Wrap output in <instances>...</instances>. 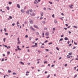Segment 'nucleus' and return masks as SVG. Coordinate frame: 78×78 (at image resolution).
Segmentation results:
<instances>
[{"label": "nucleus", "instance_id": "nucleus-1", "mask_svg": "<svg viewBox=\"0 0 78 78\" xmlns=\"http://www.w3.org/2000/svg\"><path fill=\"white\" fill-rule=\"evenodd\" d=\"M34 28H37V30H39V27H38L35 24H34Z\"/></svg>", "mask_w": 78, "mask_h": 78}, {"label": "nucleus", "instance_id": "nucleus-2", "mask_svg": "<svg viewBox=\"0 0 78 78\" xmlns=\"http://www.w3.org/2000/svg\"><path fill=\"white\" fill-rule=\"evenodd\" d=\"M31 30H32V31H35L36 30H35L34 29V28H33V27H32V26H30V27Z\"/></svg>", "mask_w": 78, "mask_h": 78}, {"label": "nucleus", "instance_id": "nucleus-3", "mask_svg": "<svg viewBox=\"0 0 78 78\" xmlns=\"http://www.w3.org/2000/svg\"><path fill=\"white\" fill-rule=\"evenodd\" d=\"M30 16H32L33 17H34V16H35V15H36V14L34 13H30Z\"/></svg>", "mask_w": 78, "mask_h": 78}, {"label": "nucleus", "instance_id": "nucleus-4", "mask_svg": "<svg viewBox=\"0 0 78 78\" xmlns=\"http://www.w3.org/2000/svg\"><path fill=\"white\" fill-rule=\"evenodd\" d=\"M26 14H30V10H28L27 11H26Z\"/></svg>", "mask_w": 78, "mask_h": 78}, {"label": "nucleus", "instance_id": "nucleus-5", "mask_svg": "<svg viewBox=\"0 0 78 78\" xmlns=\"http://www.w3.org/2000/svg\"><path fill=\"white\" fill-rule=\"evenodd\" d=\"M17 48H18V50H22V49H20V48H19V46H17Z\"/></svg>", "mask_w": 78, "mask_h": 78}, {"label": "nucleus", "instance_id": "nucleus-6", "mask_svg": "<svg viewBox=\"0 0 78 78\" xmlns=\"http://www.w3.org/2000/svg\"><path fill=\"white\" fill-rule=\"evenodd\" d=\"M45 36H49V33L48 32H46L45 34Z\"/></svg>", "mask_w": 78, "mask_h": 78}, {"label": "nucleus", "instance_id": "nucleus-7", "mask_svg": "<svg viewBox=\"0 0 78 78\" xmlns=\"http://www.w3.org/2000/svg\"><path fill=\"white\" fill-rule=\"evenodd\" d=\"M29 22L31 24H33V20H31Z\"/></svg>", "mask_w": 78, "mask_h": 78}, {"label": "nucleus", "instance_id": "nucleus-8", "mask_svg": "<svg viewBox=\"0 0 78 78\" xmlns=\"http://www.w3.org/2000/svg\"><path fill=\"white\" fill-rule=\"evenodd\" d=\"M17 6L18 8H20V5H19V4H17Z\"/></svg>", "mask_w": 78, "mask_h": 78}, {"label": "nucleus", "instance_id": "nucleus-9", "mask_svg": "<svg viewBox=\"0 0 78 78\" xmlns=\"http://www.w3.org/2000/svg\"><path fill=\"white\" fill-rule=\"evenodd\" d=\"M64 40H65V41H67V40H69V39L67 37H65L64 38Z\"/></svg>", "mask_w": 78, "mask_h": 78}, {"label": "nucleus", "instance_id": "nucleus-10", "mask_svg": "<svg viewBox=\"0 0 78 78\" xmlns=\"http://www.w3.org/2000/svg\"><path fill=\"white\" fill-rule=\"evenodd\" d=\"M20 64H22L23 65H24V63L23 62H20Z\"/></svg>", "mask_w": 78, "mask_h": 78}, {"label": "nucleus", "instance_id": "nucleus-11", "mask_svg": "<svg viewBox=\"0 0 78 78\" xmlns=\"http://www.w3.org/2000/svg\"><path fill=\"white\" fill-rule=\"evenodd\" d=\"M3 45H4V47H6L7 48V49H9V48H8V46H6V45H4V44H3Z\"/></svg>", "mask_w": 78, "mask_h": 78}, {"label": "nucleus", "instance_id": "nucleus-12", "mask_svg": "<svg viewBox=\"0 0 78 78\" xmlns=\"http://www.w3.org/2000/svg\"><path fill=\"white\" fill-rule=\"evenodd\" d=\"M21 12L23 13V12H25V10L24 9H21Z\"/></svg>", "mask_w": 78, "mask_h": 78}, {"label": "nucleus", "instance_id": "nucleus-13", "mask_svg": "<svg viewBox=\"0 0 78 78\" xmlns=\"http://www.w3.org/2000/svg\"><path fill=\"white\" fill-rule=\"evenodd\" d=\"M41 16H43L44 15V12H42L41 13Z\"/></svg>", "mask_w": 78, "mask_h": 78}, {"label": "nucleus", "instance_id": "nucleus-14", "mask_svg": "<svg viewBox=\"0 0 78 78\" xmlns=\"http://www.w3.org/2000/svg\"><path fill=\"white\" fill-rule=\"evenodd\" d=\"M63 41V38H61L60 39V41H59V42H60L61 41Z\"/></svg>", "mask_w": 78, "mask_h": 78}, {"label": "nucleus", "instance_id": "nucleus-15", "mask_svg": "<svg viewBox=\"0 0 78 78\" xmlns=\"http://www.w3.org/2000/svg\"><path fill=\"white\" fill-rule=\"evenodd\" d=\"M6 8H7V10H9V9H10L9 7L8 6L6 7Z\"/></svg>", "mask_w": 78, "mask_h": 78}, {"label": "nucleus", "instance_id": "nucleus-16", "mask_svg": "<svg viewBox=\"0 0 78 78\" xmlns=\"http://www.w3.org/2000/svg\"><path fill=\"white\" fill-rule=\"evenodd\" d=\"M8 72L9 73H11L12 72V71H11V70H8Z\"/></svg>", "mask_w": 78, "mask_h": 78}, {"label": "nucleus", "instance_id": "nucleus-17", "mask_svg": "<svg viewBox=\"0 0 78 78\" xmlns=\"http://www.w3.org/2000/svg\"><path fill=\"white\" fill-rule=\"evenodd\" d=\"M6 40V38H3V41L4 42H5V40Z\"/></svg>", "mask_w": 78, "mask_h": 78}, {"label": "nucleus", "instance_id": "nucleus-18", "mask_svg": "<svg viewBox=\"0 0 78 78\" xmlns=\"http://www.w3.org/2000/svg\"><path fill=\"white\" fill-rule=\"evenodd\" d=\"M69 55H72V52H70L69 53Z\"/></svg>", "mask_w": 78, "mask_h": 78}, {"label": "nucleus", "instance_id": "nucleus-19", "mask_svg": "<svg viewBox=\"0 0 78 78\" xmlns=\"http://www.w3.org/2000/svg\"><path fill=\"white\" fill-rule=\"evenodd\" d=\"M42 35H43V36H42L43 37H44V33H42Z\"/></svg>", "mask_w": 78, "mask_h": 78}, {"label": "nucleus", "instance_id": "nucleus-20", "mask_svg": "<svg viewBox=\"0 0 78 78\" xmlns=\"http://www.w3.org/2000/svg\"><path fill=\"white\" fill-rule=\"evenodd\" d=\"M67 58H70V56L69 55H67Z\"/></svg>", "mask_w": 78, "mask_h": 78}, {"label": "nucleus", "instance_id": "nucleus-21", "mask_svg": "<svg viewBox=\"0 0 78 78\" xmlns=\"http://www.w3.org/2000/svg\"><path fill=\"white\" fill-rule=\"evenodd\" d=\"M36 34H37V35H39V32H37L36 33Z\"/></svg>", "mask_w": 78, "mask_h": 78}, {"label": "nucleus", "instance_id": "nucleus-22", "mask_svg": "<svg viewBox=\"0 0 78 78\" xmlns=\"http://www.w3.org/2000/svg\"><path fill=\"white\" fill-rule=\"evenodd\" d=\"M48 2L49 3H50L51 5H52L53 4V2H52L49 1Z\"/></svg>", "mask_w": 78, "mask_h": 78}, {"label": "nucleus", "instance_id": "nucleus-23", "mask_svg": "<svg viewBox=\"0 0 78 78\" xmlns=\"http://www.w3.org/2000/svg\"><path fill=\"white\" fill-rule=\"evenodd\" d=\"M29 11H30V12H33V10H32V9H30Z\"/></svg>", "mask_w": 78, "mask_h": 78}, {"label": "nucleus", "instance_id": "nucleus-24", "mask_svg": "<svg viewBox=\"0 0 78 78\" xmlns=\"http://www.w3.org/2000/svg\"><path fill=\"white\" fill-rule=\"evenodd\" d=\"M9 18L11 19H12V16H9Z\"/></svg>", "mask_w": 78, "mask_h": 78}, {"label": "nucleus", "instance_id": "nucleus-25", "mask_svg": "<svg viewBox=\"0 0 78 78\" xmlns=\"http://www.w3.org/2000/svg\"><path fill=\"white\" fill-rule=\"evenodd\" d=\"M53 44V42H50L48 44V45H51V44Z\"/></svg>", "mask_w": 78, "mask_h": 78}, {"label": "nucleus", "instance_id": "nucleus-26", "mask_svg": "<svg viewBox=\"0 0 78 78\" xmlns=\"http://www.w3.org/2000/svg\"><path fill=\"white\" fill-rule=\"evenodd\" d=\"M69 7L70 8H73V7L72 6H71V5H69Z\"/></svg>", "mask_w": 78, "mask_h": 78}, {"label": "nucleus", "instance_id": "nucleus-27", "mask_svg": "<svg viewBox=\"0 0 78 78\" xmlns=\"http://www.w3.org/2000/svg\"><path fill=\"white\" fill-rule=\"evenodd\" d=\"M37 52H38V53H41V52H42V51L40 50H38L37 51Z\"/></svg>", "mask_w": 78, "mask_h": 78}, {"label": "nucleus", "instance_id": "nucleus-28", "mask_svg": "<svg viewBox=\"0 0 78 78\" xmlns=\"http://www.w3.org/2000/svg\"><path fill=\"white\" fill-rule=\"evenodd\" d=\"M73 27L75 28H77V27H76V26H74Z\"/></svg>", "mask_w": 78, "mask_h": 78}, {"label": "nucleus", "instance_id": "nucleus-29", "mask_svg": "<svg viewBox=\"0 0 78 78\" xmlns=\"http://www.w3.org/2000/svg\"><path fill=\"white\" fill-rule=\"evenodd\" d=\"M18 44H20V41H18V42H17Z\"/></svg>", "mask_w": 78, "mask_h": 78}, {"label": "nucleus", "instance_id": "nucleus-30", "mask_svg": "<svg viewBox=\"0 0 78 78\" xmlns=\"http://www.w3.org/2000/svg\"><path fill=\"white\" fill-rule=\"evenodd\" d=\"M42 23H44V24H45V21H42Z\"/></svg>", "mask_w": 78, "mask_h": 78}, {"label": "nucleus", "instance_id": "nucleus-31", "mask_svg": "<svg viewBox=\"0 0 78 78\" xmlns=\"http://www.w3.org/2000/svg\"><path fill=\"white\" fill-rule=\"evenodd\" d=\"M55 23H58V22H57V21L55 20L54 22Z\"/></svg>", "mask_w": 78, "mask_h": 78}, {"label": "nucleus", "instance_id": "nucleus-32", "mask_svg": "<svg viewBox=\"0 0 78 78\" xmlns=\"http://www.w3.org/2000/svg\"><path fill=\"white\" fill-rule=\"evenodd\" d=\"M56 48L57 50H59V48H58V47H56Z\"/></svg>", "mask_w": 78, "mask_h": 78}, {"label": "nucleus", "instance_id": "nucleus-33", "mask_svg": "<svg viewBox=\"0 0 78 78\" xmlns=\"http://www.w3.org/2000/svg\"><path fill=\"white\" fill-rule=\"evenodd\" d=\"M4 60H5V59L4 58H2V60H1V61L2 62L4 61Z\"/></svg>", "mask_w": 78, "mask_h": 78}, {"label": "nucleus", "instance_id": "nucleus-34", "mask_svg": "<svg viewBox=\"0 0 78 78\" xmlns=\"http://www.w3.org/2000/svg\"><path fill=\"white\" fill-rule=\"evenodd\" d=\"M31 39H32L31 37H30L29 38V40H30V41H31Z\"/></svg>", "mask_w": 78, "mask_h": 78}, {"label": "nucleus", "instance_id": "nucleus-35", "mask_svg": "<svg viewBox=\"0 0 78 78\" xmlns=\"http://www.w3.org/2000/svg\"><path fill=\"white\" fill-rule=\"evenodd\" d=\"M5 35H6V36H8V33H5Z\"/></svg>", "mask_w": 78, "mask_h": 78}, {"label": "nucleus", "instance_id": "nucleus-36", "mask_svg": "<svg viewBox=\"0 0 78 78\" xmlns=\"http://www.w3.org/2000/svg\"><path fill=\"white\" fill-rule=\"evenodd\" d=\"M50 74H49V75H48V76L47 77V78H49V77H50Z\"/></svg>", "mask_w": 78, "mask_h": 78}, {"label": "nucleus", "instance_id": "nucleus-37", "mask_svg": "<svg viewBox=\"0 0 78 78\" xmlns=\"http://www.w3.org/2000/svg\"><path fill=\"white\" fill-rule=\"evenodd\" d=\"M9 5H11V4H12V2H9Z\"/></svg>", "mask_w": 78, "mask_h": 78}, {"label": "nucleus", "instance_id": "nucleus-38", "mask_svg": "<svg viewBox=\"0 0 78 78\" xmlns=\"http://www.w3.org/2000/svg\"><path fill=\"white\" fill-rule=\"evenodd\" d=\"M46 42H48V40H46L44 42V43H46Z\"/></svg>", "mask_w": 78, "mask_h": 78}, {"label": "nucleus", "instance_id": "nucleus-39", "mask_svg": "<svg viewBox=\"0 0 78 78\" xmlns=\"http://www.w3.org/2000/svg\"><path fill=\"white\" fill-rule=\"evenodd\" d=\"M46 63H47V61H45L44 62V64H46Z\"/></svg>", "mask_w": 78, "mask_h": 78}, {"label": "nucleus", "instance_id": "nucleus-40", "mask_svg": "<svg viewBox=\"0 0 78 78\" xmlns=\"http://www.w3.org/2000/svg\"><path fill=\"white\" fill-rule=\"evenodd\" d=\"M64 37V35L63 34H62V35H61V37Z\"/></svg>", "mask_w": 78, "mask_h": 78}, {"label": "nucleus", "instance_id": "nucleus-41", "mask_svg": "<svg viewBox=\"0 0 78 78\" xmlns=\"http://www.w3.org/2000/svg\"><path fill=\"white\" fill-rule=\"evenodd\" d=\"M43 19V17H41L40 18V20H41L42 19Z\"/></svg>", "mask_w": 78, "mask_h": 78}, {"label": "nucleus", "instance_id": "nucleus-42", "mask_svg": "<svg viewBox=\"0 0 78 78\" xmlns=\"http://www.w3.org/2000/svg\"><path fill=\"white\" fill-rule=\"evenodd\" d=\"M52 17H53L54 18H55V15L53 14L52 15Z\"/></svg>", "mask_w": 78, "mask_h": 78}, {"label": "nucleus", "instance_id": "nucleus-43", "mask_svg": "<svg viewBox=\"0 0 78 78\" xmlns=\"http://www.w3.org/2000/svg\"><path fill=\"white\" fill-rule=\"evenodd\" d=\"M68 33H69V34H71V33H72V32L70 31H69Z\"/></svg>", "mask_w": 78, "mask_h": 78}, {"label": "nucleus", "instance_id": "nucleus-44", "mask_svg": "<svg viewBox=\"0 0 78 78\" xmlns=\"http://www.w3.org/2000/svg\"><path fill=\"white\" fill-rule=\"evenodd\" d=\"M7 53H8V55H9V54H10V52H9V51H8V52H7Z\"/></svg>", "mask_w": 78, "mask_h": 78}, {"label": "nucleus", "instance_id": "nucleus-45", "mask_svg": "<svg viewBox=\"0 0 78 78\" xmlns=\"http://www.w3.org/2000/svg\"><path fill=\"white\" fill-rule=\"evenodd\" d=\"M74 44H75V45H77V43H76L75 42H74Z\"/></svg>", "mask_w": 78, "mask_h": 78}, {"label": "nucleus", "instance_id": "nucleus-46", "mask_svg": "<svg viewBox=\"0 0 78 78\" xmlns=\"http://www.w3.org/2000/svg\"><path fill=\"white\" fill-rule=\"evenodd\" d=\"M16 74H17L16 73H13V75H16Z\"/></svg>", "mask_w": 78, "mask_h": 78}, {"label": "nucleus", "instance_id": "nucleus-47", "mask_svg": "<svg viewBox=\"0 0 78 78\" xmlns=\"http://www.w3.org/2000/svg\"><path fill=\"white\" fill-rule=\"evenodd\" d=\"M44 30H47V27H45L44 28Z\"/></svg>", "mask_w": 78, "mask_h": 78}, {"label": "nucleus", "instance_id": "nucleus-48", "mask_svg": "<svg viewBox=\"0 0 78 78\" xmlns=\"http://www.w3.org/2000/svg\"><path fill=\"white\" fill-rule=\"evenodd\" d=\"M12 26H14V25H15V23H13L12 24Z\"/></svg>", "mask_w": 78, "mask_h": 78}, {"label": "nucleus", "instance_id": "nucleus-49", "mask_svg": "<svg viewBox=\"0 0 78 78\" xmlns=\"http://www.w3.org/2000/svg\"><path fill=\"white\" fill-rule=\"evenodd\" d=\"M71 45H72V44H70L69 45V47H70V46H71Z\"/></svg>", "mask_w": 78, "mask_h": 78}, {"label": "nucleus", "instance_id": "nucleus-50", "mask_svg": "<svg viewBox=\"0 0 78 78\" xmlns=\"http://www.w3.org/2000/svg\"><path fill=\"white\" fill-rule=\"evenodd\" d=\"M27 73H30V72H28V71H27L26 72Z\"/></svg>", "mask_w": 78, "mask_h": 78}, {"label": "nucleus", "instance_id": "nucleus-51", "mask_svg": "<svg viewBox=\"0 0 78 78\" xmlns=\"http://www.w3.org/2000/svg\"><path fill=\"white\" fill-rule=\"evenodd\" d=\"M41 48H44V46H41Z\"/></svg>", "mask_w": 78, "mask_h": 78}, {"label": "nucleus", "instance_id": "nucleus-52", "mask_svg": "<svg viewBox=\"0 0 78 78\" xmlns=\"http://www.w3.org/2000/svg\"><path fill=\"white\" fill-rule=\"evenodd\" d=\"M66 26V27H68V26H69V25H68V24H65Z\"/></svg>", "mask_w": 78, "mask_h": 78}, {"label": "nucleus", "instance_id": "nucleus-53", "mask_svg": "<svg viewBox=\"0 0 78 78\" xmlns=\"http://www.w3.org/2000/svg\"><path fill=\"white\" fill-rule=\"evenodd\" d=\"M64 29L65 30H67V28H64Z\"/></svg>", "mask_w": 78, "mask_h": 78}, {"label": "nucleus", "instance_id": "nucleus-54", "mask_svg": "<svg viewBox=\"0 0 78 78\" xmlns=\"http://www.w3.org/2000/svg\"><path fill=\"white\" fill-rule=\"evenodd\" d=\"M28 37V35H26L25 36V37Z\"/></svg>", "mask_w": 78, "mask_h": 78}, {"label": "nucleus", "instance_id": "nucleus-55", "mask_svg": "<svg viewBox=\"0 0 78 78\" xmlns=\"http://www.w3.org/2000/svg\"><path fill=\"white\" fill-rule=\"evenodd\" d=\"M4 30L5 32H6V28H4Z\"/></svg>", "mask_w": 78, "mask_h": 78}, {"label": "nucleus", "instance_id": "nucleus-56", "mask_svg": "<svg viewBox=\"0 0 78 78\" xmlns=\"http://www.w3.org/2000/svg\"><path fill=\"white\" fill-rule=\"evenodd\" d=\"M45 51H49V50L48 49H46L45 50Z\"/></svg>", "mask_w": 78, "mask_h": 78}, {"label": "nucleus", "instance_id": "nucleus-57", "mask_svg": "<svg viewBox=\"0 0 78 78\" xmlns=\"http://www.w3.org/2000/svg\"><path fill=\"white\" fill-rule=\"evenodd\" d=\"M48 73V72H47V71H45V72H44V73L46 74V73Z\"/></svg>", "mask_w": 78, "mask_h": 78}, {"label": "nucleus", "instance_id": "nucleus-58", "mask_svg": "<svg viewBox=\"0 0 78 78\" xmlns=\"http://www.w3.org/2000/svg\"><path fill=\"white\" fill-rule=\"evenodd\" d=\"M55 66V65H52L51 66V67H53V66Z\"/></svg>", "mask_w": 78, "mask_h": 78}, {"label": "nucleus", "instance_id": "nucleus-59", "mask_svg": "<svg viewBox=\"0 0 78 78\" xmlns=\"http://www.w3.org/2000/svg\"><path fill=\"white\" fill-rule=\"evenodd\" d=\"M35 46H36V45H37V43H35Z\"/></svg>", "mask_w": 78, "mask_h": 78}, {"label": "nucleus", "instance_id": "nucleus-60", "mask_svg": "<svg viewBox=\"0 0 78 78\" xmlns=\"http://www.w3.org/2000/svg\"><path fill=\"white\" fill-rule=\"evenodd\" d=\"M53 31H55V28H53Z\"/></svg>", "mask_w": 78, "mask_h": 78}, {"label": "nucleus", "instance_id": "nucleus-61", "mask_svg": "<svg viewBox=\"0 0 78 78\" xmlns=\"http://www.w3.org/2000/svg\"><path fill=\"white\" fill-rule=\"evenodd\" d=\"M65 67H66V66H67V64H66L65 65Z\"/></svg>", "mask_w": 78, "mask_h": 78}, {"label": "nucleus", "instance_id": "nucleus-62", "mask_svg": "<svg viewBox=\"0 0 78 78\" xmlns=\"http://www.w3.org/2000/svg\"><path fill=\"white\" fill-rule=\"evenodd\" d=\"M44 10L45 11V10H46V8H45V7H44Z\"/></svg>", "mask_w": 78, "mask_h": 78}, {"label": "nucleus", "instance_id": "nucleus-63", "mask_svg": "<svg viewBox=\"0 0 78 78\" xmlns=\"http://www.w3.org/2000/svg\"><path fill=\"white\" fill-rule=\"evenodd\" d=\"M67 43H68V44H69V43H70V41H69Z\"/></svg>", "mask_w": 78, "mask_h": 78}, {"label": "nucleus", "instance_id": "nucleus-64", "mask_svg": "<svg viewBox=\"0 0 78 78\" xmlns=\"http://www.w3.org/2000/svg\"><path fill=\"white\" fill-rule=\"evenodd\" d=\"M39 39L38 38H36V39H35V41H37V40H38Z\"/></svg>", "mask_w": 78, "mask_h": 78}]
</instances>
